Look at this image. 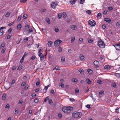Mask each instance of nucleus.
<instances>
[{
  "instance_id": "1",
  "label": "nucleus",
  "mask_w": 120,
  "mask_h": 120,
  "mask_svg": "<svg viewBox=\"0 0 120 120\" xmlns=\"http://www.w3.org/2000/svg\"><path fill=\"white\" fill-rule=\"evenodd\" d=\"M72 107L70 106L64 107L62 109V111L64 112L67 113H69L71 110Z\"/></svg>"
},
{
  "instance_id": "2",
  "label": "nucleus",
  "mask_w": 120,
  "mask_h": 120,
  "mask_svg": "<svg viewBox=\"0 0 120 120\" xmlns=\"http://www.w3.org/2000/svg\"><path fill=\"white\" fill-rule=\"evenodd\" d=\"M82 114L81 112H75L72 113V116L74 118H80V116Z\"/></svg>"
},
{
  "instance_id": "3",
  "label": "nucleus",
  "mask_w": 120,
  "mask_h": 120,
  "mask_svg": "<svg viewBox=\"0 0 120 120\" xmlns=\"http://www.w3.org/2000/svg\"><path fill=\"white\" fill-rule=\"evenodd\" d=\"M97 45L101 48H104L105 47V44L102 41H99L97 43Z\"/></svg>"
},
{
  "instance_id": "4",
  "label": "nucleus",
  "mask_w": 120,
  "mask_h": 120,
  "mask_svg": "<svg viewBox=\"0 0 120 120\" xmlns=\"http://www.w3.org/2000/svg\"><path fill=\"white\" fill-rule=\"evenodd\" d=\"M89 24L92 26H94L95 25V22L93 19H91L89 20L88 21Z\"/></svg>"
},
{
  "instance_id": "5",
  "label": "nucleus",
  "mask_w": 120,
  "mask_h": 120,
  "mask_svg": "<svg viewBox=\"0 0 120 120\" xmlns=\"http://www.w3.org/2000/svg\"><path fill=\"white\" fill-rule=\"evenodd\" d=\"M62 42V41L60 40H58L55 41L54 43V45L56 46H59L60 44Z\"/></svg>"
},
{
  "instance_id": "6",
  "label": "nucleus",
  "mask_w": 120,
  "mask_h": 120,
  "mask_svg": "<svg viewBox=\"0 0 120 120\" xmlns=\"http://www.w3.org/2000/svg\"><path fill=\"white\" fill-rule=\"evenodd\" d=\"M58 3V2L56 1L53 2L51 4V7L53 8H54L57 5Z\"/></svg>"
},
{
  "instance_id": "7",
  "label": "nucleus",
  "mask_w": 120,
  "mask_h": 120,
  "mask_svg": "<svg viewBox=\"0 0 120 120\" xmlns=\"http://www.w3.org/2000/svg\"><path fill=\"white\" fill-rule=\"evenodd\" d=\"M114 46L117 50H120V43L116 44L115 45H114Z\"/></svg>"
},
{
  "instance_id": "8",
  "label": "nucleus",
  "mask_w": 120,
  "mask_h": 120,
  "mask_svg": "<svg viewBox=\"0 0 120 120\" xmlns=\"http://www.w3.org/2000/svg\"><path fill=\"white\" fill-rule=\"evenodd\" d=\"M38 55L41 59V61L42 62L44 59V56L43 54L41 53H40L38 54Z\"/></svg>"
},
{
  "instance_id": "9",
  "label": "nucleus",
  "mask_w": 120,
  "mask_h": 120,
  "mask_svg": "<svg viewBox=\"0 0 120 120\" xmlns=\"http://www.w3.org/2000/svg\"><path fill=\"white\" fill-rule=\"evenodd\" d=\"M94 64L96 66V68L98 67V66L99 65V62L97 60L95 61L94 62Z\"/></svg>"
},
{
  "instance_id": "10",
  "label": "nucleus",
  "mask_w": 120,
  "mask_h": 120,
  "mask_svg": "<svg viewBox=\"0 0 120 120\" xmlns=\"http://www.w3.org/2000/svg\"><path fill=\"white\" fill-rule=\"evenodd\" d=\"M26 34H28L30 32H33V30L31 28H30L29 30H26Z\"/></svg>"
},
{
  "instance_id": "11",
  "label": "nucleus",
  "mask_w": 120,
  "mask_h": 120,
  "mask_svg": "<svg viewBox=\"0 0 120 120\" xmlns=\"http://www.w3.org/2000/svg\"><path fill=\"white\" fill-rule=\"evenodd\" d=\"M80 60L82 61H84L85 60L84 56L82 55H80L79 56Z\"/></svg>"
},
{
  "instance_id": "12",
  "label": "nucleus",
  "mask_w": 120,
  "mask_h": 120,
  "mask_svg": "<svg viewBox=\"0 0 120 120\" xmlns=\"http://www.w3.org/2000/svg\"><path fill=\"white\" fill-rule=\"evenodd\" d=\"M26 52L25 53V54H24L23 56L22 57V58L20 60V62L21 63H22L23 61L24 58V57H25V56L27 55V54H26Z\"/></svg>"
},
{
  "instance_id": "13",
  "label": "nucleus",
  "mask_w": 120,
  "mask_h": 120,
  "mask_svg": "<svg viewBox=\"0 0 120 120\" xmlns=\"http://www.w3.org/2000/svg\"><path fill=\"white\" fill-rule=\"evenodd\" d=\"M104 21H105L108 23H110L111 21V20L109 18H105L104 19Z\"/></svg>"
},
{
  "instance_id": "14",
  "label": "nucleus",
  "mask_w": 120,
  "mask_h": 120,
  "mask_svg": "<svg viewBox=\"0 0 120 120\" xmlns=\"http://www.w3.org/2000/svg\"><path fill=\"white\" fill-rule=\"evenodd\" d=\"M48 45L49 47H51L53 44V42L51 41H49L48 42Z\"/></svg>"
},
{
  "instance_id": "15",
  "label": "nucleus",
  "mask_w": 120,
  "mask_h": 120,
  "mask_svg": "<svg viewBox=\"0 0 120 120\" xmlns=\"http://www.w3.org/2000/svg\"><path fill=\"white\" fill-rule=\"evenodd\" d=\"M49 103L51 105H52L53 104V102L51 99H49Z\"/></svg>"
},
{
  "instance_id": "16",
  "label": "nucleus",
  "mask_w": 120,
  "mask_h": 120,
  "mask_svg": "<svg viewBox=\"0 0 120 120\" xmlns=\"http://www.w3.org/2000/svg\"><path fill=\"white\" fill-rule=\"evenodd\" d=\"M104 68L105 69H110V66L108 65H105L104 66Z\"/></svg>"
},
{
  "instance_id": "17",
  "label": "nucleus",
  "mask_w": 120,
  "mask_h": 120,
  "mask_svg": "<svg viewBox=\"0 0 120 120\" xmlns=\"http://www.w3.org/2000/svg\"><path fill=\"white\" fill-rule=\"evenodd\" d=\"M71 28L72 30H75L77 28L76 26L72 25L71 26Z\"/></svg>"
},
{
  "instance_id": "18",
  "label": "nucleus",
  "mask_w": 120,
  "mask_h": 120,
  "mask_svg": "<svg viewBox=\"0 0 120 120\" xmlns=\"http://www.w3.org/2000/svg\"><path fill=\"white\" fill-rule=\"evenodd\" d=\"M6 94H3L2 96V99L3 100H5L6 98Z\"/></svg>"
},
{
  "instance_id": "19",
  "label": "nucleus",
  "mask_w": 120,
  "mask_h": 120,
  "mask_svg": "<svg viewBox=\"0 0 120 120\" xmlns=\"http://www.w3.org/2000/svg\"><path fill=\"white\" fill-rule=\"evenodd\" d=\"M22 27V25L21 24H19L17 27V28L18 29L20 30Z\"/></svg>"
},
{
  "instance_id": "20",
  "label": "nucleus",
  "mask_w": 120,
  "mask_h": 120,
  "mask_svg": "<svg viewBox=\"0 0 120 120\" xmlns=\"http://www.w3.org/2000/svg\"><path fill=\"white\" fill-rule=\"evenodd\" d=\"M46 22L49 24L50 23V21L49 18H47L45 20Z\"/></svg>"
},
{
  "instance_id": "21",
  "label": "nucleus",
  "mask_w": 120,
  "mask_h": 120,
  "mask_svg": "<svg viewBox=\"0 0 120 120\" xmlns=\"http://www.w3.org/2000/svg\"><path fill=\"white\" fill-rule=\"evenodd\" d=\"M76 1V0H71L70 3L71 4H73L75 3Z\"/></svg>"
},
{
  "instance_id": "22",
  "label": "nucleus",
  "mask_w": 120,
  "mask_h": 120,
  "mask_svg": "<svg viewBox=\"0 0 120 120\" xmlns=\"http://www.w3.org/2000/svg\"><path fill=\"white\" fill-rule=\"evenodd\" d=\"M5 43L4 42H3L2 43L1 45V46H0V48H2V47L3 48L4 46H5Z\"/></svg>"
},
{
  "instance_id": "23",
  "label": "nucleus",
  "mask_w": 120,
  "mask_h": 120,
  "mask_svg": "<svg viewBox=\"0 0 120 120\" xmlns=\"http://www.w3.org/2000/svg\"><path fill=\"white\" fill-rule=\"evenodd\" d=\"M87 71L88 73L90 74H91L93 72V71L91 69H88Z\"/></svg>"
},
{
  "instance_id": "24",
  "label": "nucleus",
  "mask_w": 120,
  "mask_h": 120,
  "mask_svg": "<svg viewBox=\"0 0 120 120\" xmlns=\"http://www.w3.org/2000/svg\"><path fill=\"white\" fill-rule=\"evenodd\" d=\"M101 15L100 13H99L97 15V17L99 18H101Z\"/></svg>"
},
{
  "instance_id": "25",
  "label": "nucleus",
  "mask_w": 120,
  "mask_h": 120,
  "mask_svg": "<svg viewBox=\"0 0 120 120\" xmlns=\"http://www.w3.org/2000/svg\"><path fill=\"white\" fill-rule=\"evenodd\" d=\"M79 72L80 73L82 74H83L84 73V71L83 69H81L79 70Z\"/></svg>"
},
{
  "instance_id": "26",
  "label": "nucleus",
  "mask_w": 120,
  "mask_h": 120,
  "mask_svg": "<svg viewBox=\"0 0 120 120\" xmlns=\"http://www.w3.org/2000/svg\"><path fill=\"white\" fill-rule=\"evenodd\" d=\"M39 100L38 99L36 98L34 100V101L35 103H37L39 102Z\"/></svg>"
},
{
  "instance_id": "27",
  "label": "nucleus",
  "mask_w": 120,
  "mask_h": 120,
  "mask_svg": "<svg viewBox=\"0 0 120 120\" xmlns=\"http://www.w3.org/2000/svg\"><path fill=\"white\" fill-rule=\"evenodd\" d=\"M79 92V89L76 88L75 89V92L76 94H78Z\"/></svg>"
},
{
  "instance_id": "28",
  "label": "nucleus",
  "mask_w": 120,
  "mask_h": 120,
  "mask_svg": "<svg viewBox=\"0 0 120 120\" xmlns=\"http://www.w3.org/2000/svg\"><path fill=\"white\" fill-rule=\"evenodd\" d=\"M116 76L118 78H120V74L119 73H116L115 74Z\"/></svg>"
},
{
  "instance_id": "29",
  "label": "nucleus",
  "mask_w": 120,
  "mask_h": 120,
  "mask_svg": "<svg viewBox=\"0 0 120 120\" xmlns=\"http://www.w3.org/2000/svg\"><path fill=\"white\" fill-rule=\"evenodd\" d=\"M62 17V14L61 13L59 14L58 15V19H60Z\"/></svg>"
},
{
  "instance_id": "30",
  "label": "nucleus",
  "mask_w": 120,
  "mask_h": 120,
  "mask_svg": "<svg viewBox=\"0 0 120 120\" xmlns=\"http://www.w3.org/2000/svg\"><path fill=\"white\" fill-rule=\"evenodd\" d=\"M104 94V92L103 91H101L100 92L99 94V95L100 96H101V95L103 94Z\"/></svg>"
},
{
  "instance_id": "31",
  "label": "nucleus",
  "mask_w": 120,
  "mask_h": 120,
  "mask_svg": "<svg viewBox=\"0 0 120 120\" xmlns=\"http://www.w3.org/2000/svg\"><path fill=\"white\" fill-rule=\"evenodd\" d=\"M86 81H87V82L88 84H90L91 83L90 80L89 79H87Z\"/></svg>"
},
{
  "instance_id": "32",
  "label": "nucleus",
  "mask_w": 120,
  "mask_h": 120,
  "mask_svg": "<svg viewBox=\"0 0 120 120\" xmlns=\"http://www.w3.org/2000/svg\"><path fill=\"white\" fill-rule=\"evenodd\" d=\"M27 17V15L26 14L23 15V17L24 19H26Z\"/></svg>"
},
{
  "instance_id": "33",
  "label": "nucleus",
  "mask_w": 120,
  "mask_h": 120,
  "mask_svg": "<svg viewBox=\"0 0 120 120\" xmlns=\"http://www.w3.org/2000/svg\"><path fill=\"white\" fill-rule=\"evenodd\" d=\"M62 51V50L61 47H59L58 49V51L59 52H61Z\"/></svg>"
},
{
  "instance_id": "34",
  "label": "nucleus",
  "mask_w": 120,
  "mask_h": 120,
  "mask_svg": "<svg viewBox=\"0 0 120 120\" xmlns=\"http://www.w3.org/2000/svg\"><path fill=\"white\" fill-rule=\"evenodd\" d=\"M63 16L65 18H66L67 15L64 12H63Z\"/></svg>"
},
{
  "instance_id": "35",
  "label": "nucleus",
  "mask_w": 120,
  "mask_h": 120,
  "mask_svg": "<svg viewBox=\"0 0 120 120\" xmlns=\"http://www.w3.org/2000/svg\"><path fill=\"white\" fill-rule=\"evenodd\" d=\"M10 13L9 12H8L6 14L5 16L7 17H8L10 15Z\"/></svg>"
},
{
  "instance_id": "36",
  "label": "nucleus",
  "mask_w": 120,
  "mask_h": 120,
  "mask_svg": "<svg viewBox=\"0 0 120 120\" xmlns=\"http://www.w3.org/2000/svg\"><path fill=\"white\" fill-rule=\"evenodd\" d=\"M36 57L35 56H32L30 58V59L31 60H34L36 58Z\"/></svg>"
},
{
  "instance_id": "37",
  "label": "nucleus",
  "mask_w": 120,
  "mask_h": 120,
  "mask_svg": "<svg viewBox=\"0 0 120 120\" xmlns=\"http://www.w3.org/2000/svg\"><path fill=\"white\" fill-rule=\"evenodd\" d=\"M88 42L89 43H91L93 41V40L92 39H88Z\"/></svg>"
},
{
  "instance_id": "38",
  "label": "nucleus",
  "mask_w": 120,
  "mask_h": 120,
  "mask_svg": "<svg viewBox=\"0 0 120 120\" xmlns=\"http://www.w3.org/2000/svg\"><path fill=\"white\" fill-rule=\"evenodd\" d=\"M50 92L51 94H54V91L53 89H51Z\"/></svg>"
},
{
  "instance_id": "39",
  "label": "nucleus",
  "mask_w": 120,
  "mask_h": 120,
  "mask_svg": "<svg viewBox=\"0 0 120 120\" xmlns=\"http://www.w3.org/2000/svg\"><path fill=\"white\" fill-rule=\"evenodd\" d=\"M65 58L64 57H62L61 58V61L62 62H63L65 61Z\"/></svg>"
},
{
  "instance_id": "40",
  "label": "nucleus",
  "mask_w": 120,
  "mask_h": 120,
  "mask_svg": "<svg viewBox=\"0 0 120 120\" xmlns=\"http://www.w3.org/2000/svg\"><path fill=\"white\" fill-rule=\"evenodd\" d=\"M97 83L100 84H101L102 83V82L100 80H98L97 82Z\"/></svg>"
},
{
  "instance_id": "41",
  "label": "nucleus",
  "mask_w": 120,
  "mask_h": 120,
  "mask_svg": "<svg viewBox=\"0 0 120 120\" xmlns=\"http://www.w3.org/2000/svg\"><path fill=\"white\" fill-rule=\"evenodd\" d=\"M54 29L56 32H57L59 30L57 27L55 28V29Z\"/></svg>"
},
{
  "instance_id": "42",
  "label": "nucleus",
  "mask_w": 120,
  "mask_h": 120,
  "mask_svg": "<svg viewBox=\"0 0 120 120\" xmlns=\"http://www.w3.org/2000/svg\"><path fill=\"white\" fill-rule=\"evenodd\" d=\"M49 98H48V97H47L44 100V102H45L47 100H49Z\"/></svg>"
},
{
  "instance_id": "43",
  "label": "nucleus",
  "mask_w": 120,
  "mask_h": 120,
  "mask_svg": "<svg viewBox=\"0 0 120 120\" xmlns=\"http://www.w3.org/2000/svg\"><path fill=\"white\" fill-rule=\"evenodd\" d=\"M22 103V100H19L18 104L20 105H21Z\"/></svg>"
},
{
  "instance_id": "44",
  "label": "nucleus",
  "mask_w": 120,
  "mask_h": 120,
  "mask_svg": "<svg viewBox=\"0 0 120 120\" xmlns=\"http://www.w3.org/2000/svg\"><path fill=\"white\" fill-rule=\"evenodd\" d=\"M75 37L72 38H71V42L72 43V42L74 41H75Z\"/></svg>"
},
{
  "instance_id": "45",
  "label": "nucleus",
  "mask_w": 120,
  "mask_h": 120,
  "mask_svg": "<svg viewBox=\"0 0 120 120\" xmlns=\"http://www.w3.org/2000/svg\"><path fill=\"white\" fill-rule=\"evenodd\" d=\"M111 86L114 87H116V84L115 83H114L112 84Z\"/></svg>"
},
{
  "instance_id": "46",
  "label": "nucleus",
  "mask_w": 120,
  "mask_h": 120,
  "mask_svg": "<svg viewBox=\"0 0 120 120\" xmlns=\"http://www.w3.org/2000/svg\"><path fill=\"white\" fill-rule=\"evenodd\" d=\"M27 0H20V1L21 2L25 3Z\"/></svg>"
},
{
  "instance_id": "47",
  "label": "nucleus",
  "mask_w": 120,
  "mask_h": 120,
  "mask_svg": "<svg viewBox=\"0 0 120 120\" xmlns=\"http://www.w3.org/2000/svg\"><path fill=\"white\" fill-rule=\"evenodd\" d=\"M56 69L57 70H60V69L59 68V66H56V67H55Z\"/></svg>"
},
{
  "instance_id": "48",
  "label": "nucleus",
  "mask_w": 120,
  "mask_h": 120,
  "mask_svg": "<svg viewBox=\"0 0 120 120\" xmlns=\"http://www.w3.org/2000/svg\"><path fill=\"white\" fill-rule=\"evenodd\" d=\"M112 9H113V8L112 7H109L108 8V10H112Z\"/></svg>"
},
{
  "instance_id": "49",
  "label": "nucleus",
  "mask_w": 120,
  "mask_h": 120,
  "mask_svg": "<svg viewBox=\"0 0 120 120\" xmlns=\"http://www.w3.org/2000/svg\"><path fill=\"white\" fill-rule=\"evenodd\" d=\"M5 50H6V49L5 48L2 49L1 50V53H4V52Z\"/></svg>"
},
{
  "instance_id": "50",
  "label": "nucleus",
  "mask_w": 120,
  "mask_h": 120,
  "mask_svg": "<svg viewBox=\"0 0 120 120\" xmlns=\"http://www.w3.org/2000/svg\"><path fill=\"white\" fill-rule=\"evenodd\" d=\"M12 30V28H10L8 30V32L10 33L11 32Z\"/></svg>"
},
{
  "instance_id": "51",
  "label": "nucleus",
  "mask_w": 120,
  "mask_h": 120,
  "mask_svg": "<svg viewBox=\"0 0 120 120\" xmlns=\"http://www.w3.org/2000/svg\"><path fill=\"white\" fill-rule=\"evenodd\" d=\"M80 0V2H79V3L80 4H82L83 2L84 1V0Z\"/></svg>"
},
{
  "instance_id": "52",
  "label": "nucleus",
  "mask_w": 120,
  "mask_h": 120,
  "mask_svg": "<svg viewBox=\"0 0 120 120\" xmlns=\"http://www.w3.org/2000/svg\"><path fill=\"white\" fill-rule=\"evenodd\" d=\"M22 68V67L21 66H19L17 69L18 70H20Z\"/></svg>"
},
{
  "instance_id": "53",
  "label": "nucleus",
  "mask_w": 120,
  "mask_h": 120,
  "mask_svg": "<svg viewBox=\"0 0 120 120\" xmlns=\"http://www.w3.org/2000/svg\"><path fill=\"white\" fill-rule=\"evenodd\" d=\"M25 85L26 83H25V82H22L21 84V86H25Z\"/></svg>"
},
{
  "instance_id": "54",
  "label": "nucleus",
  "mask_w": 120,
  "mask_h": 120,
  "mask_svg": "<svg viewBox=\"0 0 120 120\" xmlns=\"http://www.w3.org/2000/svg\"><path fill=\"white\" fill-rule=\"evenodd\" d=\"M21 17H22L21 16V15L19 16L18 17L17 20H18L19 21L20 20Z\"/></svg>"
},
{
  "instance_id": "55",
  "label": "nucleus",
  "mask_w": 120,
  "mask_h": 120,
  "mask_svg": "<svg viewBox=\"0 0 120 120\" xmlns=\"http://www.w3.org/2000/svg\"><path fill=\"white\" fill-rule=\"evenodd\" d=\"M4 33V31L2 30V32H0V36L2 35Z\"/></svg>"
},
{
  "instance_id": "56",
  "label": "nucleus",
  "mask_w": 120,
  "mask_h": 120,
  "mask_svg": "<svg viewBox=\"0 0 120 120\" xmlns=\"http://www.w3.org/2000/svg\"><path fill=\"white\" fill-rule=\"evenodd\" d=\"M29 28V26L28 25H26L25 27V28L26 29Z\"/></svg>"
},
{
  "instance_id": "57",
  "label": "nucleus",
  "mask_w": 120,
  "mask_h": 120,
  "mask_svg": "<svg viewBox=\"0 0 120 120\" xmlns=\"http://www.w3.org/2000/svg\"><path fill=\"white\" fill-rule=\"evenodd\" d=\"M28 39L27 37H26V38H25L24 41V42H25V41H28Z\"/></svg>"
},
{
  "instance_id": "58",
  "label": "nucleus",
  "mask_w": 120,
  "mask_h": 120,
  "mask_svg": "<svg viewBox=\"0 0 120 120\" xmlns=\"http://www.w3.org/2000/svg\"><path fill=\"white\" fill-rule=\"evenodd\" d=\"M70 101H75V100L73 98H71L70 99Z\"/></svg>"
},
{
  "instance_id": "59",
  "label": "nucleus",
  "mask_w": 120,
  "mask_h": 120,
  "mask_svg": "<svg viewBox=\"0 0 120 120\" xmlns=\"http://www.w3.org/2000/svg\"><path fill=\"white\" fill-rule=\"evenodd\" d=\"M83 41V39L82 38H80L79 40V42H82Z\"/></svg>"
},
{
  "instance_id": "60",
  "label": "nucleus",
  "mask_w": 120,
  "mask_h": 120,
  "mask_svg": "<svg viewBox=\"0 0 120 120\" xmlns=\"http://www.w3.org/2000/svg\"><path fill=\"white\" fill-rule=\"evenodd\" d=\"M86 12L89 14H90L91 13L90 11V10H88Z\"/></svg>"
},
{
  "instance_id": "61",
  "label": "nucleus",
  "mask_w": 120,
  "mask_h": 120,
  "mask_svg": "<svg viewBox=\"0 0 120 120\" xmlns=\"http://www.w3.org/2000/svg\"><path fill=\"white\" fill-rule=\"evenodd\" d=\"M13 23L14 22H13L10 23L8 24V25L9 26H10L13 24Z\"/></svg>"
},
{
  "instance_id": "62",
  "label": "nucleus",
  "mask_w": 120,
  "mask_h": 120,
  "mask_svg": "<svg viewBox=\"0 0 120 120\" xmlns=\"http://www.w3.org/2000/svg\"><path fill=\"white\" fill-rule=\"evenodd\" d=\"M9 104H7L5 106V108H9Z\"/></svg>"
},
{
  "instance_id": "63",
  "label": "nucleus",
  "mask_w": 120,
  "mask_h": 120,
  "mask_svg": "<svg viewBox=\"0 0 120 120\" xmlns=\"http://www.w3.org/2000/svg\"><path fill=\"white\" fill-rule=\"evenodd\" d=\"M31 96L33 97H34V96H36V95L35 94H32Z\"/></svg>"
},
{
  "instance_id": "64",
  "label": "nucleus",
  "mask_w": 120,
  "mask_h": 120,
  "mask_svg": "<svg viewBox=\"0 0 120 120\" xmlns=\"http://www.w3.org/2000/svg\"><path fill=\"white\" fill-rule=\"evenodd\" d=\"M102 27L103 29H105L106 28V26L105 25H103L102 26Z\"/></svg>"
}]
</instances>
